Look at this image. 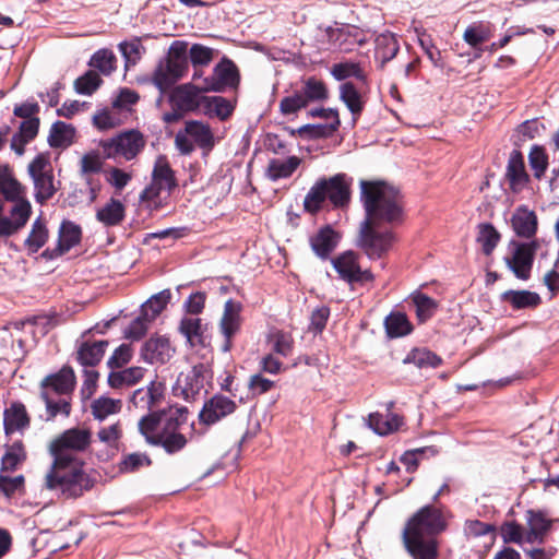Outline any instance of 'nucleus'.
<instances>
[{
    "instance_id": "obj_51",
    "label": "nucleus",
    "mask_w": 559,
    "mask_h": 559,
    "mask_svg": "<svg viewBox=\"0 0 559 559\" xmlns=\"http://www.w3.org/2000/svg\"><path fill=\"white\" fill-rule=\"evenodd\" d=\"M41 399L46 404V409L48 413L47 419H52L57 415L69 416L71 412V405L64 397L55 399L48 390L41 391Z\"/></svg>"
},
{
    "instance_id": "obj_35",
    "label": "nucleus",
    "mask_w": 559,
    "mask_h": 559,
    "mask_svg": "<svg viewBox=\"0 0 559 559\" xmlns=\"http://www.w3.org/2000/svg\"><path fill=\"white\" fill-rule=\"evenodd\" d=\"M493 33V26L489 22H474L469 24L463 34V39L473 48H478L486 43Z\"/></svg>"
},
{
    "instance_id": "obj_46",
    "label": "nucleus",
    "mask_w": 559,
    "mask_h": 559,
    "mask_svg": "<svg viewBox=\"0 0 559 559\" xmlns=\"http://www.w3.org/2000/svg\"><path fill=\"white\" fill-rule=\"evenodd\" d=\"M267 344L273 353L287 357L293 352L294 340L290 334L276 330L267 335Z\"/></svg>"
},
{
    "instance_id": "obj_16",
    "label": "nucleus",
    "mask_w": 559,
    "mask_h": 559,
    "mask_svg": "<svg viewBox=\"0 0 559 559\" xmlns=\"http://www.w3.org/2000/svg\"><path fill=\"white\" fill-rule=\"evenodd\" d=\"M236 409L237 403L234 400L222 394H215L204 403L199 419L204 425H214L235 413Z\"/></svg>"
},
{
    "instance_id": "obj_13",
    "label": "nucleus",
    "mask_w": 559,
    "mask_h": 559,
    "mask_svg": "<svg viewBox=\"0 0 559 559\" xmlns=\"http://www.w3.org/2000/svg\"><path fill=\"white\" fill-rule=\"evenodd\" d=\"M526 544H544L552 527L559 523L558 519H551L543 510L530 509L525 512Z\"/></svg>"
},
{
    "instance_id": "obj_12",
    "label": "nucleus",
    "mask_w": 559,
    "mask_h": 559,
    "mask_svg": "<svg viewBox=\"0 0 559 559\" xmlns=\"http://www.w3.org/2000/svg\"><path fill=\"white\" fill-rule=\"evenodd\" d=\"M203 83L195 85L193 83H185L175 87L169 95L171 108H178L185 115L188 112H197L200 110L203 95Z\"/></svg>"
},
{
    "instance_id": "obj_8",
    "label": "nucleus",
    "mask_w": 559,
    "mask_h": 559,
    "mask_svg": "<svg viewBox=\"0 0 559 559\" xmlns=\"http://www.w3.org/2000/svg\"><path fill=\"white\" fill-rule=\"evenodd\" d=\"M145 144L144 135L140 131L132 129L103 141L100 146L106 158H122L126 162H130L144 150Z\"/></svg>"
},
{
    "instance_id": "obj_7",
    "label": "nucleus",
    "mask_w": 559,
    "mask_h": 559,
    "mask_svg": "<svg viewBox=\"0 0 559 559\" xmlns=\"http://www.w3.org/2000/svg\"><path fill=\"white\" fill-rule=\"evenodd\" d=\"M175 147L181 155H190L195 147L209 153L215 145V136L211 127L199 120H188L175 135Z\"/></svg>"
},
{
    "instance_id": "obj_26",
    "label": "nucleus",
    "mask_w": 559,
    "mask_h": 559,
    "mask_svg": "<svg viewBox=\"0 0 559 559\" xmlns=\"http://www.w3.org/2000/svg\"><path fill=\"white\" fill-rule=\"evenodd\" d=\"M358 29L354 26H329L325 29V36L328 41L334 47L347 50L348 45L353 43H361V39H357L356 35Z\"/></svg>"
},
{
    "instance_id": "obj_60",
    "label": "nucleus",
    "mask_w": 559,
    "mask_h": 559,
    "mask_svg": "<svg viewBox=\"0 0 559 559\" xmlns=\"http://www.w3.org/2000/svg\"><path fill=\"white\" fill-rule=\"evenodd\" d=\"M528 162L534 177L540 179L548 167V157L544 148L534 146L528 154Z\"/></svg>"
},
{
    "instance_id": "obj_53",
    "label": "nucleus",
    "mask_w": 559,
    "mask_h": 559,
    "mask_svg": "<svg viewBox=\"0 0 559 559\" xmlns=\"http://www.w3.org/2000/svg\"><path fill=\"white\" fill-rule=\"evenodd\" d=\"M331 74L337 81H343L348 78H356L359 81H365L366 75L361 70L359 63L356 62H340L331 68Z\"/></svg>"
},
{
    "instance_id": "obj_24",
    "label": "nucleus",
    "mask_w": 559,
    "mask_h": 559,
    "mask_svg": "<svg viewBox=\"0 0 559 559\" xmlns=\"http://www.w3.org/2000/svg\"><path fill=\"white\" fill-rule=\"evenodd\" d=\"M163 397L160 384L151 382L146 388L138 389L131 396V403L141 411H151L157 406Z\"/></svg>"
},
{
    "instance_id": "obj_33",
    "label": "nucleus",
    "mask_w": 559,
    "mask_h": 559,
    "mask_svg": "<svg viewBox=\"0 0 559 559\" xmlns=\"http://www.w3.org/2000/svg\"><path fill=\"white\" fill-rule=\"evenodd\" d=\"M124 214L126 207L122 202L111 198L96 212V218L105 226H116L123 221Z\"/></svg>"
},
{
    "instance_id": "obj_10",
    "label": "nucleus",
    "mask_w": 559,
    "mask_h": 559,
    "mask_svg": "<svg viewBox=\"0 0 559 559\" xmlns=\"http://www.w3.org/2000/svg\"><path fill=\"white\" fill-rule=\"evenodd\" d=\"M28 174L34 182L35 200L44 203L56 192L51 165L47 157L39 154L28 165Z\"/></svg>"
},
{
    "instance_id": "obj_14",
    "label": "nucleus",
    "mask_w": 559,
    "mask_h": 559,
    "mask_svg": "<svg viewBox=\"0 0 559 559\" xmlns=\"http://www.w3.org/2000/svg\"><path fill=\"white\" fill-rule=\"evenodd\" d=\"M239 75L236 66L228 59H223L213 69L211 76L203 80V90L223 92L238 84Z\"/></svg>"
},
{
    "instance_id": "obj_61",
    "label": "nucleus",
    "mask_w": 559,
    "mask_h": 559,
    "mask_svg": "<svg viewBox=\"0 0 559 559\" xmlns=\"http://www.w3.org/2000/svg\"><path fill=\"white\" fill-rule=\"evenodd\" d=\"M102 83V79L95 71H87L74 82V88L79 94L91 95Z\"/></svg>"
},
{
    "instance_id": "obj_22",
    "label": "nucleus",
    "mask_w": 559,
    "mask_h": 559,
    "mask_svg": "<svg viewBox=\"0 0 559 559\" xmlns=\"http://www.w3.org/2000/svg\"><path fill=\"white\" fill-rule=\"evenodd\" d=\"M511 224L515 234L520 237L531 238L537 231V216L534 211L525 205L515 209Z\"/></svg>"
},
{
    "instance_id": "obj_30",
    "label": "nucleus",
    "mask_w": 559,
    "mask_h": 559,
    "mask_svg": "<svg viewBox=\"0 0 559 559\" xmlns=\"http://www.w3.org/2000/svg\"><path fill=\"white\" fill-rule=\"evenodd\" d=\"M152 181L166 189L167 194L177 187L175 173L165 156H158L152 171Z\"/></svg>"
},
{
    "instance_id": "obj_23",
    "label": "nucleus",
    "mask_w": 559,
    "mask_h": 559,
    "mask_svg": "<svg viewBox=\"0 0 559 559\" xmlns=\"http://www.w3.org/2000/svg\"><path fill=\"white\" fill-rule=\"evenodd\" d=\"M234 109V104L223 96L203 95L199 112L207 116L209 118L226 120L231 116Z\"/></svg>"
},
{
    "instance_id": "obj_64",
    "label": "nucleus",
    "mask_w": 559,
    "mask_h": 559,
    "mask_svg": "<svg viewBox=\"0 0 559 559\" xmlns=\"http://www.w3.org/2000/svg\"><path fill=\"white\" fill-rule=\"evenodd\" d=\"M151 460L143 453H131L123 457L119 464V469L123 473H132L144 465H150Z\"/></svg>"
},
{
    "instance_id": "obj_58",
    "label": "nucleus",
    "mask_w": 559,
    "mask_h": 559,
    "mask_svg": "<svg viewBox=\"0 0 559 559\" xmlns=\"http://www.w3.org/2000/svg\"><path fill=\"white\" fill-rule=\"evenodd\" d=\"M119 50L126 59L127 64L134 66L145 51L140 38H132L129 41L119 44Z\"/></svg>"
},
{
    "instance_id": "obj_27",
    "label": "nucleus",
    "mask_w": 559,
    "mask_h": 559,
    "mask_svg": "<svg viewBox=\"0 0 559 559\" xmlns=\"http://www.w3.org/2000/svg\"><path fill=\"white\" fill-rule=\"evenodd\" d=\"M340 98L350 111L353 124H355L365 107L366 102L362 95L353 83L346 82L340 86Z\"/></svg>"
},
{
    "instance_id": "obj_1",
    "label": "nucleus",
    "mask_w": 559,
    "mask_h": 559,
    "mask_svg": "<svg viewBox=\"0 0 559 559\" xmlns=\"http://www.w3.org/2000/svg\"><path fill=\"white\" fill-rule=\"evenodd\" d=\"M360 200L367 217L360 225L359 245L370 259H379L391 248L394 238L389 230L379 231L378 224L401 219V195L386 182L361 180Z\"/></svg>"
},
{
    "instance_id": "obj_49",
    "label": "nucleus",
    "mask_w": 559,
    "mask_h": 559,
    "mask_svg": "<svg viewBox=\"0 0 559 559\" xmlns=\"http://www.w3.org/2000/svg\"><path fill=\"white\" fill-rule=\"evenodd\" d=\"M179 331L191 346L203 343L202 324L199 318H183L180 322Z\"/></svg>"
},
{
    "instance_id": "obj_21",
    "label": "nucleus",
    "mask_w": 559,
    "mask_h": 559,
    "mask_svg": "<svg viewBox=\"0 0 559 559\" xmlns=\"http://www.w3.org/2000/svg\"><path fill=\"white\" fill-rule=\"evenodd\" d=\"M340 238V235L326 225L310 237V246L319 258L326 259L337 247Z\"/></svg>"
},
{
    "instance_id": "obj_45",
    "label": "nucleus",
    "mask_w": 559,
    "mask_h": 559,
    "mask_svg": "<svg viewBox=\"0 0 559 559\" xmlns=\"http://www.w3.org/2000/svg\"><path fill=\"white\" fill-rule=\"evenodd\" d=\"M171 293L169 289H164L158 294L152 296L143 306L141 312L146 316V319L154 321L159 313L166 308L170 301Z\"/></svg>"
},
{
    "instance_id": "obj_59",
    "label": "nucleus",
    "mask_w": 559,
    "mask_h": 559,
    "mask_svg": "<svg viewBox=\"0 0 559 559\" xmlns=\"http://www.w3.org/2000/svg\"><path fill=\"white\" fill-rule=\"evenodd\" d=\"M413 302L416 308V314L421 322L431 318L437 309V302L425 294L418 293L414 295Z\"/></svg>"
},
{
    "instance_id": "obj_40",
    "label": "nucleus",
    "mask_w": 559,
    "mask_h": 559,
    "mask_svg": "<svg viewBox=\"0 0 559 559\" xmlns=\"http://www.w3.org/2000/svg\"><path fill=\"white\" fill-rule=\"evenodd\" d=\"M500 234L490 223L477 225L476 241L480 245L484 254L490 255L500 241Z\"/></svg>"
},
{
    "instance_id": "obj_37",
    "label": "nucleus",
    "mask_w": 559,
    "mask_h": 559,
    "mask_svg": "<svg viewBox=\"0 0 559 559\" xmlns=\"http://www.w3.org/2000/svg\"><path fill=\"white\" fill-rule=\"evenodd\" d=\"M170 194H167L166 189L157 186L155 182L151 183L141 192L140 201L150 210H159L166 205Z\"/></svg>"
},
{
    "instance_id": "obj_28",
    "label": "nucleus",
    "mask_w": 559,
    "mask_h": 559,
    "mask_svg": "<svg viewBox=\"0 0 559 559\" xmlns=\"http://www.w3.org/2000/svg\"><path fill=\"white\" fill-rule=\"evenodd\" d=\"M301 159L297 156L287 158H273L269 162L266 176L272 181L290 177L299 167Z\"/></svg>"
},
{
    "instance_id": "obj_6",
    "label": "nucleus",
    "mask_w": 559,
    "mask_h": 559,
    "mask_svg": "<svg viewBox=\"0 0 559 559\" xmlns=\"http://www.w3.org/2000/svg\"><path fill=\"white\" fill-rule=\"evenodd\" d=\"M187 48L188 44L186 41H174L169 48L168 57L160 60L156 66L152 82L160 93L168 91L186 73L188 69Z\"/></svg>"
},
{
    "instance_id": "obj_36",
    "label": "nucleus",
    "mask_w": 559,
    "mask_h": 559,
    "mask_svg": "<svg viewBox=\"0 0 559 559\" xmlns=\"http://www.w3.org/2000/svg\"><path fill=\"white\" fill-rule=\"evenodd\" d=\"M401 424V417L392 413H373L370 414L368 418V426L380 436H385L397 430Z\"/></svg>"
},
{
    "instance_id": "obj_5",
    "label": "nucleus",
    "mask_w": 559,
    "mask_h": 559,
    "mask_svg": "<svg viewBox=\"0 0 559 559\" xmlns=\"http://www.w3.org/2000/svg\"><path fill=\"white\" fill-rule=\"evenodd\" d=\"M352 182L353 179L342 173L318 180L305 197V210L308 213L316 214L321 210L326 199L335 207L347 205L350 200Z\"/></svg>"
},
{
    "instance_id": "obj_2",
    "label": "nucleus",
    "mask_w": 559,
    "mask_h": 559,
    "mask_svg": "<svg viewBox=\"0 0 559 559\" xmlns=\"http://www.w3.org/2000/svg\"><path fill=\"white\" fill-rule=\"evenodd\" d=\"M88 429L71 428L56 438L49 447L53 463L44 478V487L64 499L78 498L93 487V480L68 451H84L91 443Z\"/></svg>"
},
{
    "instance_id": "obj_34",
    "label": "nucleus",
    "mask_w": 559,
    "mask_h": 559,
    "mask_svg": "<svg viewBox=\"0 0 559 559\" xmlns=\"http://www.w3.org/2000/svg\"><path fill=\"white\" fill-rule=\"evenodd\" d=\"M405 365H414L419 369L437 368L442 364V358L428 348H413L403 359Z\"/></svg>"
},
{
    "instance_id": "obj_4",
    "label": "nucleus",
    "mask_w": 559,
    "mask_h": 559,
    "mask_svg": "<svg viewBox=\"0 0 559 559\" xmlns=\"http://www.w3.org/2000/svg\"><path fill=\"white\" fill-rule=\"evenodd\" d=\"M445 525L442 512L432 506H426L414 514L403 531V542L412 558L436 559L438 547L433 536Z\"/></svg>"
},
{
    "instance_id": "obj_54",
    "label": "nucleus",
    "mask_w": 559,
    "mask_h": 559,
    "mask_svg": "<svg viewBox=\"0 0 559 559\" xmlns=\"http://www.w3.org/2000/svg\"><path fill=\"white\" fill-rule=\"evenodd\" d=\"M122 433L123 430L120 421H116L109 426L102 427L97 432V438L107 448L117 451Z\"/></svg>"
},
{
    "instance_id": "obj_25",
    "label": "nucleus",
    "mask_w": 559,
    "mask_h": 559,
    "mask_svg": "<svg viewBox=\"0 0 559 559\" xmlns=\"http://www.w3.org/2000/svg\"><path fill=\"white\" fill-rule=\"evenodd\" d=\"M507 178L511 190L514 192L521 191L528 181L523 157L518 152H513L509 158Z\"/></svg>"
},
{
    "instance_id": "obj_3",
    "label": "nucleus",
    "mask_w": 559,
    "mask_h": 559,
    "mask_svg": "<svg viewBox=\"0 0 559 559\" xmlns=\"http://www.w3.org/2000/svg\"><path fill=\"white\" fill-rule=\"evenodd\" d=\"M187 423L185 407H169L160 412H152L139 421V431L150 444L160 445L167 453H176L187 444L181 432Z\"/></svg>"
},
{
    "instance_id": "obj_17",
    "label": "nucleus",
    "mask_w": 559,
    "mask_h": 559,
    "mask_svg": "<svg viewBox=\"0 0 559 559\" xmlns=\"http://www.w3.org/2000/svg\"><path fill=\"white\" fill-rule=\"evenodd\" d=\"M536 241L519 245L512 258H507V264L520 280H527L533 264Z\"/></svg>"
},
{
    "instance_id": "obj_11",
    "label": "nucleus",
    "mask_w": 559,
    "mask_h": 559,
    "mask_svg": "<svg viewBox=\"0 0 559 559\" xmlns=\"http://www.w3.org/2000/svg\"><path fill=\"white\" fill-rule=\"evenodd\" d=\"M332 264L340 277L349 284H366L373 281L369 270H362L358 262V254L354 251H345L332 259Z\"/></svg>"
},
{
    "instance_id": "obj_48",
    "label": "nucleus",
    "mask_w": 559,
    "mask_h": 559,
    "mask_svg": "<svg viewBox=\"0 0 559 559\" xmlns=\"http://www.w3.org/2000/svg\"><path fill=\"white\" fill-rule=\"evenodd\" d=\"M74 136V129L72 126L57 121L52 124L49 134V144L52 147H61L71 144Z\"/></svg>"
},
{
    "instance_id": "obj_52",
    "label": "nucleus",
    "mask_w": 559,
    "mask_h": 559,
    "mask_svg": "<svg viewBox=\"0 0 559 559\" xmlns=\"http://www.w3.org/2000/svg\"><path fill=\"white\" fill-rule=\"evenodd\" d=\"M500 535L506 544L523 546L526 543V531L515 521H509L501 525Z\"/></svg>"
},
{
    "instance_id": "obj_19",
    "label": "nucleus",
    "mask_w": 559,
    "mask_h": 559,
    "mask_svg": "<svg viewBox=\"0 0 559 559\" xmlns=\"http://www.w3.org/2000/svg\"><path fill=\"white\" fill-rule=\"evenodd\" d=\"M241 305L233 299H228L224 306L223 317L221 319V331L225 337L223 349L228 352L231 347V338L239 331L241 324Z\"/></svg>"
},
{
    "instance_id": "obj_32",
    "label": "nucleus",
    "mask_w": 559,
    "mask_h": 559,
    "mask_svg": "<svg viewBox=\"0 0 559 559\" xmlns=\"http://www.w3.org/2000/svg\"><path fill=\"white\" fill-rule=\"evenodd\" d=\"M296 91L304 98L307 106L310 103L323 102L329 97L326 85L314 76L305 80Z\"/></svg>"
},
{
    "instance_id": "obj_41",
    "label": "nucleus",
    "mask_w": 559,
    "mask_h": 559,
    "mask_svg": "<svg viewBox=\"0 0 559 559\" xmlns=\"http://www.w3.org/2000/svg\"><path fill=\"white\" fill-rule=\"evenodd\" d=\"M48 239V229L40 217L34 221L32 229L25 239V247L29 253H36L45 246Z\"/></svg>"
},
{
    "instance_id": "obj_50",
    "label": "nucleus",
    "mask_w": 559,
    "mask_h": 559,
    "mask_svg": "<svg viewBox=\"0 0 559 559\" xmlns=\"http://www.w3.org/2000/svg\"><path fill=\"white\" fill-rule=\"evenodd\" d=\"M503 298L509 301L515 309L535 307L540 301V298L536 293L528 290H509L503 294Z\"/></svg>"
},
{
    "instance_id": "obj_18",
    "label": "nucleus",
    "mask_w": 559,
    "mask_h": 559,
    "mask_svg": "<svg viewBox=\"0 0 559 559\" xmlns=\"http://www.w3.org/2000/svg\"><path fill=\"white\" fill-rule=\"evenodd\" d=\"M175 353L169 338L165 336H152L147 340L141 350L142 358L148 364H165Z\"/></svg>"
},
{
    "instance_id": "obj_20",
    "label": "nucleus",
    "mask_w": 559,
    "mask_h": 559,
    "mask_svg": "<svg viewBox=\"0 0 559 559\" xmlns=\"http://www.w3.org/2000/svg\"><path fill=\"white\" fill-rule=\"evenodd\" d=\"M75 376L70 367H63L59 372L46 377L41 381L43 391L48 390L52 395H64L74 389Z\"/></svg>"
},
{
    "instance_id": "obj_31",
    "label": "nucleus",
    "mask_w": 559,
    "mask_h": 559,
    "mask_svg": "<svg viewBox=\"0 0 559 559\" xmlns=\"http://www.w3.org/2000/svg\"><path fill=\"white\" fill-rule=\"evenodd\" d=\"M107 341L84 342L78 348V361L84 367L96 366L104 356Z\"/></svg>"
},
{
    "instance_id": "obj_39",
    "label": "nucleus",
    "mask_w": 559,
    "mask_h": 559,
    "mask_svg": "<svg viewBox=\"0 0 559 559\" xmlns=\"http://www.w3.org/2000/svg\"><path fill=\"white\" fill-rule=\"evenodd\" d=\"M0 193L3 194L5 200L14 202V204H19V202L22 201H27L23 197V187L7 170H0Z\"/></svg>"
},
{
    "instance_id": "obj_57",
    "label": "nucleus",
    "mask_w": 559,
    "mask_h": 559,
    "mask_svg": "<svg viewBox=\"0 0 559 559\" xmlns=\"http://www.w3.org/2000/svg\"><path fill=\"white\" fill-rule=\"evenodd\" d=\"M25 460L24 447L21 442L10 445L2 456V472L13 471Z\"/></svg>"
},
{
    "instance_id": "obj_9",
    "label": "nucleus",
    "mask_w": 559,
    "mask_h": 559,
    "mask_svg": "<svg viewBox=\"0 0 559 559\" xmlns=\"http://www.w3.org/2000/svg\"><path fill=\"white\" fill-rule=\"evenodd\" d=\"M211 378V371L205 365H195L191 369L179 373L173 388L174 394L186 401H193L202 392H206L205 388Z\"/></svg>"
},
{
    "instance_id": "obj_38",
    "label": "nucleus",
    "mask_w": 559,
    "mask_h": 559,
    "mask_svg": "<svg viewBox=\"0 0 559 559\" xmlns=\"http://www.w3.org/2000/svg\"><path fill=\"white\" fill-rule=\"evenodd\" d=\"M81 228L71 223L64 222L60 226L57 254H63L80 242Z\"/></svg>"
},
{
    "instance_id": "obj_44",
    "label": "nucleus",
    "mask_w": 559,
    "mask_h": 559,
    "mask_svg": "<svg viewBox=\"0 0 559 559\" xmlns=\"http://www.w3.org/2000/svg\"><path fill=\"white\" fill-rule=\"evenodd\" d=\"M92 414L97 420H105L108 416L118 414L122 408L121 400L98 397L92 403Z\"/></svg>"
},
{
    "instance_id": "obj_55",
    "label": "nucleus",
    "mask_w": 559,
    "mask_h": 559,
    "mask_svg": "<svg viewBox=\"0 0 559 559\" xmlns=\"http://www.w3.org/2000/svg\"><path fill=\"white\" fill-rule=\"evenodd\" d=\"M338 127L340 124L336 122V120L326 123L306 124L298 129V133L301 136L310 139L326 138L331 136L338 129Z\"/></svg>"
},
{
    "instance_id": "obj_63",
    "label": "nucleus",
    "mask_w": 559,
    "mask_h": 559,
    "mask_svg": "<svg viewBox=\"0 0 559 559\" xmlns=\"http://www.w3.org/2000/svg\"><path fill=\"white\" fill-rule=\"evenodd\" d=\"M304 98L295 91L292 95H288L281 99L280 111L283 116L296 115L299 110L306 108Z\"/></svg>"
},
{
    "instance_id": "obj_56",
    "label": "nucleus",
    "mask_w": 559,
    "mask_h": 559,
    "mask_svg": "<svg viewBox=\"0 0 559 559\" xmlns=\"http://www.w3.org/2000/svg\"><path fill=\"white\" fill-rule=\"evenodd\" d=\"M116 57L112 51L108 49L97 50L90 61V66L96 68L105 75H109L116 68Z\"/></svg>"
},
{
    "instance_id": "obj_42",
    "label": "nucleus",
    "mask_w": 559,
    "mask_h": 559,
    "mask_svg": "<svg viewBox=\"0 0 559 559\" xmlns=\"http://www.w3.org/2000/svg\"><path fill=\"white\" fill-rule=\"evenodd\" d=\"M399 51V43L392 33L380 34L376 38V55L382 63L392 60Z\"/></svg>"
},
{
    "instance_id": "obj_62",
    "label": "nucleus",
    "mask_w": 559,
    "mask_h": 559,
    "mask_svg": "<svg viewBox=\"0 0 559 559\" xmlns=\"http://www.w3.org/2000/svg\"><path fill=\"white\" fill-rule=\"evenodd\" d=\"M189 58L194 68L207 66L214 58V50L201 44H193L189 50Z\"/></svg>"
},
{
    "instance_id": "obj_29",
    "label": "nucleus",
    "mask_w": 559,
    "mask_h": 559,
    "mask_svg": "<svg viewBox=\"0 0 559 559\" xmlns=\"http://www.w3.org/2000/svg\"><path fill=\"white\" fill-rule=\"evenodd\" d=\"M3 424L7 435L27 428L29 418L25 406L21 403L12 404L10 408L4 411Z\"/></svg>"
},
{
    "instance_id": "obj_43",
    "label": "nucleus",
    "mask_w": 559,
    "mask_h": 559,
    "mask_svg": "<svg viewBox=\"0 0 559 559\" xmlns=\"http://www.w3.org/2000/svg\"><path fill=\"white\" fill-rule=\"evenodd\" d=\"M144 376V369L141 367H130L121 371H112L108 377V383L111 388L122 385H133Z\"/></svg>"
},
{
    "instance_id": "obj_47",
    "label": "nucleus",
    "mask_w": 559,
    "mask_h": 559,
    "mask_svg": "<svg viewBox=\"0 0 559 559\" xmlns=\"http://www.w3.org/2000/svg\"><path fill=\"white\" fill-rule=\"evenodd\" d=\"M384 324L386 333L391 337L405 336L412 331V324L409 323L406 314L401 312L389 314L385 318Z\"/></svg>"
},
{
    "instance_id": "obj_15",
    "label": "nucleus",
    "mask_w": 559,
    "mask_h": 559,
    "mask_svg": "<svg viewBox=\"0 0 559 559\" xmlns=\"http://www.w3.org/2000/svg\"><path fill=\"white\" fill-rule=\"evenodd\" d=\"M3 212V202L0 200V214ZM32 214L29 201L14 204L10 210V217L0 215V238H9L20 231L28 222Z\"/></svg>"
}]
</instances>
